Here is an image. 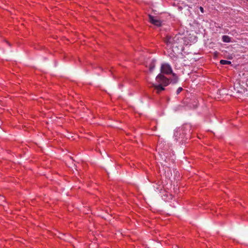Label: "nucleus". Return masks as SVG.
<instances>
[{"label":"nucleus","instance_id":"obj_1","mask_svg":"<svg viewBox=\"0 0 248 248\" xmlns=\"http://www.w3.org/2000/svg\"><path fill=\"white\" fill-rule=\"evenodd\" d=\"M160 71L161 74H158L156 77V83L152 84V86L155 87L158 93L161 91L164 90V87L168 86L169 84V79L162 74L169 75L172 73L170 65L166 63L161 64Z\"/></svg>","mask_w":248,"mask_h":248},{"label":"nucleus","instance_id":"obj_2","mask_svg":"<svg viewBox=\"0 0 248 248\" xmlns=\"http://www.w3.org/2000/svg\"><path fill=\"white\" fill-rule=\"evenodd\" d=\"M178 38L177 36L172 37L167 35L165 39V42L167 46L170 47H173L175 44L177 43Z\"/></svg>","mask_w":248,"mask_h":248},{"label":"nucleus","instance_id":"obj_3","mask_svg":"<svg viewBox=\"0 0 248 248\" xmlns=\"http://www.w3.org/2000/svg\"><path fill=\"white\" fill-rule=\"evenodd\" d=\"M149 21L153 24L156 26H160L161 25V21L157 18L149 15Z\"/></svg>","mask_w":248,"mask_h":248},{"label":"nucleus","instance_id":"obj_4","mask_svg":"<svg viewBox=\"0 0 248 248\" xmlns=\"http://www.w3.org/2000/svg\"><path fill=\"white\" fill-rule=\"evenodd\" d=\"M223 42L225 43H230L231 42V38L228 35H223L222 37Z\"/></svg>","mask_w":248,"mask_h":248},{"label":"nucleus","instance_id":"obj_5","mask_svg":"<svg viewBox=\"0 0 248 248\" xmlns=\"http://www.w3.org/2000/svg\"><path fill=\"white\" fill-rule=\"evenodd\" d=\"M155 67V61L152 60L149 65V70L152 72Z\"/></svg>","mask_w":248,"mask_h":248},{"label":"nucleus","instance_id":"obj_6","mask_svg":"<svg viewBox=\"0 0 248 248\" xmlns=\"http://www.w3.org/2000/svg\"><path fill=\"white\" fill-rule=\"evenodd\" d=\"M172 74L173 78L171 80V82H172L173 83H176L178 80V77L175 74L172 73Z\"/></svg>","mask_w":248,"mask_h":248},{"label":"nucleus","instance_id":"obj_7","mask_svg":"<svg viewBox=\"0 0 248 248\" xmlns=\"http://www.w3.org/2000/svg\"><path fill=\"white\" fill-rule=\"evenodd\" d=\"M220 63L221 64H223V65L230 64H231V62L228 61H227V60H221L220 61Z\"/></svg>","mask_w":248,"mask_h":248},{"label":"nucleus","instance_id":"obj_8","mask_svg":"<svg viewBox=\"0 0 248 248\" xmlns=\"http://www.w3.org/2000/svg\"><path fill=\"white\" fill-rule=\"evenodd\" d=\"M182 90H183V89L182 87H179L176 91L177 94H178Z\"/></svg>","mask_w":248,"mask_h":248},{"label":"nucleus","instance_id":"obj_9","mask_svg":"<svg viewBox=\"0 0 248 248\" xmlns=\"http://www.w3.org/2000/svg\"><path fill=\"white\" fill-rule=\"evenodd\" d=\"M200 11H201V12L202 13H203L204 12V10H203V7H200Z\"/></svg>","mask_w":248,"mask_h":248}]
</instances>
